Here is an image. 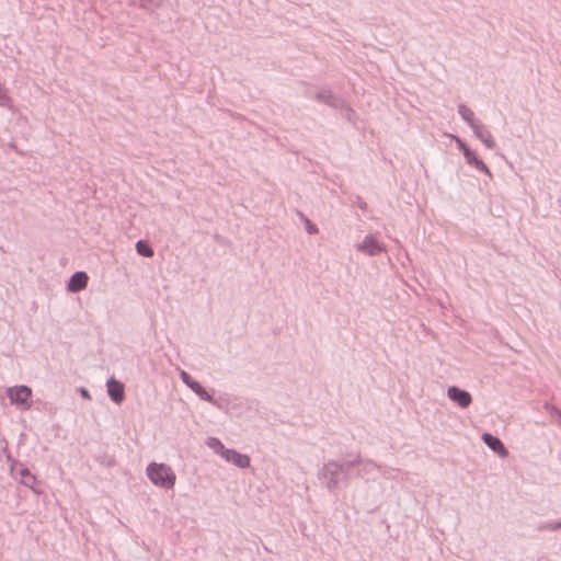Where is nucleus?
I'll list each match as a JSON object with an SVG mask.
<instances>
[{
    "instance_id": "nucleus-24",
    "label": "nucleus",
    "mask_w": 561,
    "mask_h": 561,
    "mask_svg": "<svg viewBox=\"0 0 561 561\" xmlns=\"http://www.w3.org/2000/svg\"><path fill=\"white\" fill-rule=\"evenodd\" d=\"M457 144H458V147L459 149L462 151V153L465 154V149L466 148H469L462 140H460L459 138H457Z\"/></svg>"
},
{
    "instance_id": "nucleus-17",
    "label": "nucleus",
    "mask_w": 561,
    "mask_h": 561,
    "mask_svg": "<svg viewBox=\"0 0 561 561\" xmlns=\"http://www.w3.org/2000/svg\"><path fill=\"white\" fill-rule=\"evenodd\" d=\"M336 110H340L341 114L350 123H355V121H356V113L343 99H342V105H339V107Z\"/></svg>"
},
{
    "instance_id": "nucleus-21",
    "label": "nucleus",
    "mask_w": 561,
    "mask_h": 561,
    "mask_svg": "<svg viewBox=\"0 0 561 561\" xmlns=\"http://www.w3.org/2000/svg\"><path fill=\"white\" fill-rule=\"evenodd\" d=\"M561 528V522H547L543 524H540L537 529L538 530H549L554 531Z\"/></svg>"
},
{
    "instance_id": "nucleus-18",
    "label": "nucleus",
    "mask_w": 561,
    "mask_h": 561,
    "mask_svg": "<svg viewBox=\"0 0 561 561\" xmlns=\"http://www.w3.org/2000/svg\"><path fill=\"white\" fill-rule=\"evenodd\" d=\"M137 253L145 257H151L153 255V250L151 245L145 240H138L136 243Z\"/></svg>"
},
{
    "instance_id": "nucleus-12",
    "label": "nucleus",
    "mask_w": 561,
    "mask_h": 561,
    "mask_svg": "<svg viewBox=\"0 0 561 561\" xmlns=\"http://www.w3.org/2000/svg\"><path fill=\"white\" fill-rule=\"evenodd\" d=\"M313 98L318 102H322L332 108H337L339 105H342V99L334 95L329 89H322L316 92Z\"/></svg>"
},
{
    "instance_id": "nucleus-14",
    "label": "nucleus",
    "mask_w": 561,
    "mask_h": 561,
    "mask_svg": "<svg viewBox=\"0 0 561 561\" xmlns=\"http://www.w3.org/2000/svg\"><path fill=\"white\" fill-rule=\"evenodd\" d=\"M190 389L201 399L211 403L213 405L220 408V404L216 399H214L213 394L209 393L198 381H194L191 385Z\"/></svg>"
},
{
    "instance_id": "nucleus-11",
    "label": "nucleus",
    "mask_w": 561,
    "mask_h": 561,
    "mask_svg": "<svg viewBox=\"0 0 561 561\" xmlns=\"http://www.w3.org/2000/svg\"><path fill=\"white\" fill-rule=\"evenodd\" d=\"M471 129H472L474 136L478 139H480L488 149L495 148V141L485 125H483L481 122H479Z\"/></svg>"
},
{
    "instance_id": "nucleus-4",
    "label": "nucleus",
    "mask_w": 561,
    "mask_h": 561,
    "mask_svg": "<svg viewBox=\"0 0 561 561\" xmlns=\"http://www.w3.org/2000/svg\"><path fill=\"white\" fill-rule=\"evenodd\" d=\"M8 460L11 462V465H10L11 472L13 474L15 473L21 477L20 482L23 485L31 488L32 490L37 492L34 488V484L36 483V478L33 473H31L28 468L24 467V465L22 462L11 459L10 456H8Z\"/></svg>"
},
{
    "instance_id": "nucleus-13",
    "label": "nucleus",
    "mask_w": 561,
    "mask_h": 561,
    "mask_svg": "<svg viewBox=\"0 0 561 561\" xmlns=\"http://www.w3.org/2000/svg\"><path fill=\"white\" fill-rule=\"evenodd\" d=\"M465 160L468 164L474 167L477 170L483 172L489 176H492V173L488 165L470 148L465 149Z\"/></svg>"
},
{
    "instance_id": "nucleus-5",
    "label": "nucleus",
    "mask_w": 561,
    "mask_h": 561,
    "mask_svg": "<svg viewBox=\"0 0 561 561\" xmlns=\"http://www.w3.org/2000/svg\"><path fill=\"white\" fill-rule=\"evenodd\" d=\"M447 396L453 402L457 403L462 409L468 408L472 402L471 394L467 390L460 389L457 386H450L447 389Z\"/></svg>"
},
{
    "instance_id": "nucleus-20",
    "label": "nucleus",
    "mask_w": 561,
    "mask_h": 561,
    "mask_svg": "<svg viewBox=\"0 0 561 561\" xmlns=\"http://www.w3.org/2000/svg\"><path fill=\"white\" fill-rule=\"evenodd\" d=\"M299 216L300 218L304 220L305 222V226H306V231L309 233V234H316L318 233V228L317 226L309 219L307 218L302 213H299Z\"/></svg>"
},
{
    "instance_id": "nucleus-7",
    "label": "nucleus",
    "mask_w": 561,
    "mask_h": 561,
    "mask_svg": "<svg viewBox=\"0 0 561 561\" xmlns=\"http://www.w3.org/2000/svg\"><path fill=\"white\" fill-rule=\"evenodd\" d=\"M482 440L492 451L497 454L500 457L506 458L508 456L507 448L499 437L492 435L491 433H483Z\"/></svg>"
},
{
    "instance_id": "nucleus-8",
    "label": "nucleus",
    "mask_w": 561,
    "mask_h": 561,
    "mask_svg": "<svg viewBox=\"0 0 561 561\" xmlns=\"http://www.w3.org/2000/svg\"><path fill=\"white\" fill-rule=\"evenodd\" d=\"M107 386V393L111 400L117 404L122 403L125 399V387L124 383L114 379L110 378L106 382Z\"/></svg>"
},
{
    "instance_id": "nucleus-22",
    "label": "nucleus",
    "mask_w": 561,
    "mask_h": 561,
    "mask_svg": "<svg viewBox=\"0 0 561 561\" xmlns=\"http://www.w3.org/2000/svg\"><path fill=\"white\" fill-rule=\"evenodd\" d=\"M10 101L8 89L0 82V106H9Z\"/></svg>"
},
{
    "instance_id": "nucleus-6",
    "label": "nucleus",
    "mask_w": 561,
    "mask_h": 561,
    "mask_svg": "<svg viewBox=\"0 0 561 561\" xmlns=\"http://www.w3.org/2000/svg\"><path fill=\"white\" fill-rule=\"evenodd\" d=\"M357 248L360 252H364L369 256L378 255L385 251V248L378 242V240L370 234L366 236Z\"/></svg>"
},
{
    "instance_id": "nucleus-23",
    "label": "nucleus",
    "mask_w": 561,
    "mask_h": 561,
    "mask_svg": "<svg viewBox=\"0 0 561 561\" xmlns=\"http://www.w3.org/2000/svg\"><path fill=\"white\" fill-rule=\"evenodd\" d=\"M180 378L187 388H190L191 385L195 381V379H193L192 376L185 370L180 371Z\"/></svg>"
},
{
    "instance_id": "nucleus-10",
    "label": "nucleus",
    "mask_w": 561,
    "mask_h": 561,
    "mask_svg": "<svg viewBox=\"0 0 561 561\" xmlns=\"http://www.w3.org/2000/svg\"><path fill=\"white\" fill-rule=\"evenodd\" d=\"M88 280H89V277L85 272H82V271L76 272L71 275V277L68 282V285H67V289L70 293H79L87 287Z\"/></svg>"
},
{
    "instance_id": "nucleus-15",
    "label": "nucleus",
    "mask_w": 561,
    "mask_h": 561,
    "mask_svg": "<svg viewBox=\"0 0 561 561\" xmlns=\"http://www.w3.org/2000/svg\"><path fill=\"white\" fill-rule=\"evenodd\" d=\"M376 468L377 465L374 461L369 459H363L360 457V461L356 463V467L354 468L353 477H363L364 474L369 473Z\"/></svg>"
},
{
    "instance_id": "nucleus-25",
    "label": "nucleus",
    "mask_w": 561,
    "mask_h": 561,
    "mask_svg": "<svg viewBox=\"0 0 561 561\" xmlns=\"http://www.w3.org/2000/svg\"><path fill=\"white\" fill-rule=\"evenodd\" d=\"M79 392H80V394H81L83 398H85V399H90V398H91V397H90V393H89V390H88V389H85V388H80V389H79Z\"/></svg>"
},
{
    "instance_id": "nucleus-9",
    "label": "nucleus",
    "mask_w": 561,
    "mask_h": 561,
    "mask_svg": "<svg viewBox=\"0 0 561 561\" xmlns=\"http://www.w3.org/2000/svg\"><path fill=\"white\" fill-rule=\"evenodd\" d=\"M222 457L228 461L233 463L240 469H245L250 466V457L248 455H243L238 453L234 449H226L222 451Z\"/></svg>"
},
{
    "instance_id": "nucleus-3",
    "label": "nucleus",
    "mask_w": 561,
    "mask_h": 561,
    "mask_svg": "<svg viewBox=\"0 0 561 561\" xmlns=\"http://www.w3.org/2000/svg\"><path fill=\"white\" fill-rule=\"evenodd\" d=\"M8 398L12 404L21 405L23 409H30L28 402L32 396V389L27 386H14L7 390Z\"/></svg>"
},
{
    "instance_id": "nucleus-16",
    "label": "nucleus",
    "mask_w": 561,
    "mask_h": 561,
    "mask_svg": "<svg viewBox=\"0 0 561 561\" xmlns=\"http://www.w3.org/2000/svg\"><path fill=\"white\" fill-rule=\"evenodd\" d=\"M458 113L471 128L479 123V121L474 118L473 112L462 103L458 105Z\"/></svg>"
},
{
    "instance_id": "nucleus-26",
    "label": "nucleus",
    "mask_w": 561,
    "mask_h": 561,
    "mask_svg": "<svg viewBox=\"0 0 561 561\" xmlns=\"http://www.w3.org/2000/svg\"><path fill=\"white\" fill-rule=\"evenodd\" d=\"M358 206H359L362 209H365V208H366V203H365V202H363V201L359 198Z\"/></svg>"
},
{
    "instance_id": "nucleus-2",
    "label": "nucleus",
    "mask_w": 561,
    "mask_h": 561,
    "mask_svg": "<svg viewBox=\"0 0 561 561\" xmlns=\"http://www.w3.org/2000/svg\"><path fill=\"white\" fill-rule=\"evenodd\" d=\"M147 476L158 486L172 489L175 484V473L165 463L151 462L147 467Z\"/></svg>"
},
{
    "instance_id": "nucleus-1",
    "label": "nucleus",
    "mask_w": 561,
    "mask_h": 561,
    "mask_svg": "<svg viewBox=\"0 0 561 561\" xmlns=\"http://www.w3.org/2000/svg\"><path fill=\"white\" fill-rule=\"evenodd\" d=\"M360 461L358 454L352 460H329L318 471V480L320 484L329 492L335 493L336 490L347 486L353 478L354 468Z\"/></svg>"
},
{
    "instance_id": "nucleus-19",
    "label": "nucleus",
    "mask_w": 561,
    "mask_h": 561,
    "mask_svg": "<svg viewBox=\"0 0 561 561\" xmlns=\"http://www.w3.org/2000/svg\"><path fill=\"white\" fill-rule=\"evenodd\" d=\"M206 444L209 448L214 449L216 453H221L226 450L224 444L216 437H208Z\"/></svg>"
}]
</instances>
